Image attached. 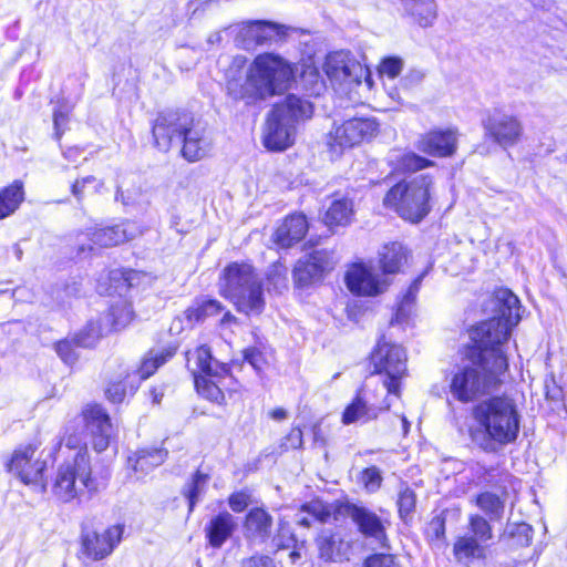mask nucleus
<instances>
[{
  "label": "nucleus",
  "mask_w": 567,
  "mask_h": 567,
  "mask_svg": "<svg viewBox=\"0 0 567 567\" xmlns=\"http://www.w3.org/2000/svg\"><path fill=\"white\" fill-rule=\"evenodd\" d=\"M296 71L293 63L275 53L258 54L248 66L244 56H236L226 71V92L234 101L255 105L289 90Z\"/></svg>",
  "instance_id": "1"
},
{
  "label": "nucleus",
  "mask_w": 567,
  "mask_h": 567,
  "mask_svg": "<svg viewBox=\"0 0 567 567\" xmlns=\"http://www.w3.org/2000/svg\"><path fill=\"white\" fill-rule=\"evenodd\" d=\"M466 358L468 363L456 367L446 378L451 395L462 403L497 391L508 368L504 350L487 342L472 341Z\"/></svg>",
  "instance_id": "2"
},
{
  "label": "nucleus",
  "mask_w": 567,
  "mask_h": 567,
  "mask_svg": "<svg viewBox=\"0 0 567 567\" xmlns=\"http://www.w3.org/2000/svg\"><path fill=\"white\" fill-rule=\"evenodd\" d=\"M475 422L470 427L472 442L484 452L514 443L520 429V414L514 399L502 395L477 403L472 410Z\"/></svg>",
  "instance_id": "3"
},
{
  "label": "nucleus",
  "mask_w": 567,
  "mask_h": 567,
  "mask_svg": "<svg viewBox=\"0 0 567 567\" xmlns=\"http://www.w3.org/2000/svg\"><path fill=\"white\" fill-rule=\"evenodd\" d=\"M153 136L163 152H167L173 142L183 141L182 155L188 162L200 161L212 151V138L206 127L187 114H161L153 125Z\"/></svg>",
  "instance_id": "4"
},
{
  "label": "nucleus",
  "mask_w": 567,
  "mask_h": 567,
  "mask_svg": "<svg viewBox=\"0 0 567 567\" xmlns=\"http://www.w3.org/2000/svg\"><path fill=\"white\" fill-rule=\"evenodd\" d=\"M219 292L246 315H259L265 308L262 278L249 262L228 264L219 275Z\"/></svg>",
  "instance_id": "5"
},
{
  "label": "nucleus",
  "mask_w": 567,
  "mask_h": 567,
  "mask_svg": "<svg viewBox=\"0 0 567 567\" xmlns=\"http://www.w3.org/2000/svg\"><path fill=\"white\" fill-rule=\"evenodd\" d=\"M313 113L312 104L302 97L289 95L269 113L262 134L264 146L269 151H285L295 143L296 126Z\"/></svg>",
  "instance_id": "6"
},
{
  "label": "nucleus",
  "mask_w": 567,
  "mask_h": 567,
  "mask_svg": "<svg viewBox=\"0 0 567 567\" xmlns=\"http://www.w3.org/2000/svg\"><path fill=\"white\" fill-rule=\"evenodd\" d=\"M433 189V176L420 174L391 187L383 198V205L393 209L402 219L417 224L431 210Z\"/></svg>",
  "instance_id": "7"
},
{
  "label": "nucleus",
  "mask_w": 567,
  "mask_h": 567,
  "mask_svg": "<svg viewBox=\"0 0 567 567\" xmlns=\"http://www.w3.org/2000/svg\"><path fill=\"white\" fill-rule=\"evenodd\" d=\"M489 307L494 316L472 329L470 337L474 342H487L493 347L503 349L512 329L520 320L519 300L509 289L499 288L494 291L489 300Z\"/></svg>",
  "instance_id": "8"
},
{
  "label": "nucleus",
  "mask_w": 567,
  "mask_h": 567,
  "mask_svg": "<svg viewBox=\"0 0 567 567\" xmlns=\"http://www.w3.org/2000/svg\"><path fill=\"white\" fill-rule=\"evenodd\" d=\"M371 363L374 373L382 377V391L400 396L401 381L406 374L405 350L382 339L371 354Z\"/></svg>",
  "instance_id": "9"
},
{
  "label": "nucleus",
  "mask_w": 567,
  "mask_h": 567,
  "mask_svg": "<svg viewBox=\"0 0 567 567\" xmlns=\"http://www.w3.org/2000/svg\"><path fill=\"white\" fill-rule=\"evenodd\" d=\"M84 487L95 489L89 455L86 451H79L72 463L59 467L52 491L60 501L66 503L74 499Z\"/></svg>",
  "instance_id": "10"
},
{
  "label": "nucleus",
  "mask_w": 567,
  "mask_h": 567,
  "mask_svg": "<svg viewBox=\"0 0 567 567\" xmlns=\"http://www.w3.org/2000/svg\"><path fill=\"white\" fill-rule=\"evenodd\" d=\"M348 290L358 297L374 298L388 291L392 280L380 274L373 260L351 264L344 275Z\"/></svg>",
  "instance_id": "11"
},
{
  "label": "nucleus",
  "mask_w": 567,
  "mask_h": 567,
  "mask_svg": "<svg viewBox=\"0 0 567 567\" xmlns=\"http://www.w3.org/2000/svg\"><path fill=\"white\" fill-rule=\"evenodd\" d=\"M374 118L354 117L334 126L327 135V146L332 156H339L346 148H351L363 141L372 138L378 132Z\"/></svg>",
  "instance_id": "12"
},
{
  "label": "nucleus",
  "mask_w": 567,
  "mask_h": 567,
  "mask_svg": "<svg viewBox=\"0 0 567 567\" xmlns=\"http://www.w3.org/2000/svg\"><path fill=\"white\" fill-rule=\"evenodd\" d=\"M39 445L30 443L14 451L8 464V471L25 485L42 484L47 462L37 456Z\"/></svg>",
  "instance_id": "13"
},
{
  "label": "nucleus",
  "mask_w": 567,
  "mask_h": 567,
  "mask_svg": "<svg viewBox=\"0 0 567 567\" xmlns=\"http://www.w3.org/2000/svg\"><path fill=\"white\" fill-rule=\"evenodd\" d=\"M483 127L486 136L503 148L516 145L524 133L522 121L516 115L499 110L487 115L483 121Z\"/></svg>",
  "instance_id": "14"
},
{
  "label": "nucleus",
  "mask_w": 567,
  "mask_h": 567,
  "mask_svg": "<svg viewBox=\"0 0 567 567\" xmlns=\"http://www.w3.org/2000/svg\"><path fill=\"white\" fill-rule=\"evenodd\" d=\"M323 70L336 83H360L365 76L370 84L369 71L349 51H334L327 55Z\"/></svg>",
  "instance_id": "15"
},
{
  "label": "nucleus",
  "mask_w": 567,
  "mask_h": 567,
  "mask_svg": "<svg viewBox=\"0 0 567 567\" xmlns=\"http://www.w3.org/2000/svg\"><path fill=\"white\" fill-rule=\"evenodd\" d=\"M391 402L384 398L381 403L377 402L375 395L368 389V385L357 392L355 398L348 404L342 413V423H368L375 420L380 413L388 411Z\"/></svg>",
  "instance_id": "16"
},
{
  "label": "nucleus",
  "mask_w": 567,
  "mask_h": 567,
  "mask_svg": "<svg viewBox=\"0 0 567 567\" xmlns=\"http://www.w3.org/2000/svg\"><path fill=\"white\" fill-rule=\"evenodd\" d=\"M336 509L339 514L350 517L362 535L373 538L383 547L386 546V519L364 506L352 503L340 504Z\"/></svg>",
  "instance_id": "17"
},
{
  "label": "nucleus",
  "mask_w": 567,
  "mask_h": 567,
  "mask_svg": "<svg viewBox=\"0 0 567 567\" xmlns=\"http://www.w3.org/2000/svg\"><path fill=\"white\" fill-rule=\"evenodd\" d=\"M338 261L333 250H312L296 264L295 280L300 286H307L333 270Z\"/></svg>",
  "instance_id": "18"
},
{
  "label": "nucleus",
  "mask_w": 567,
  "mask_h": 567,
  "mask_svg": "<svg viewBox=\"0 0 567 567\" xmlns=\"http://www.w3.org/2000/svg\"><path fill=\"white\" fill-rule=\"evenodd\" d=\"M458 136L455 127L434 128L420 135L415 147L429 156L451 157L456 153Z\"/></svg>",
  "instance_id": "19"
},
{
  "label": "nucleus",
  "mask_w": 567,
  "mask_h": 567,
  "mask_svg": "<svg viewBox=\"0 0 567 567\" xmlns=\"http://www.w3.org/2000/svg\"><path fill=\"white\" fill-rule=\"evenodd\" d=\"M82 419L92 437L94 450L96 452L105 451L113 435V426L109 414L101 405L89 404L82 411Z\"/></svg>",
  "instance_id": "20"
},
{
  "label": "nucleus",
  "mask_w": 567,
  "mask_h": 567,
  "mask_svg": "<svg viewBox=\"0 0 567 567\" xmlns=\"http://www.w3.org/2000/svg\"><path fill=\"white\" fill-rule=\"evenodd\" d=\"M123 534L122 525H113L102 533L95 530L84 532L82 535V547L84 554L94 559H103L109 556L121 542Z\"/></svg>",
  "instance_id": "21"
},
{
  "label": "nucleus",
  "mask_w": 567,
  "mask_h": 567,
  "mask_svg": "<svg viewBox=\"0 0 567 567\" xmlns=\"http://www.w3.org/2000/svg\"><path fill=\"white\" fill-rule=\"evenodd\" d=\"M284 34V27L268 21L244 22L236 41L246 50L277 40Z\"/></svg>",
  "instance_id": "22"
},
{
  "label": "nucleus",
  "mask_w": 567,
  "mask_h": 567,
  "mask_svg": "<svg viewBox=\"0 0 567 567\" xmlns=\"http://www.w3.org/2000/svg\"><path fill=\"white\" fill-rule=\"evenodd\" d=\"M187 357V369L196 375H209L210 378H226L229 370L226 364L218 362L212 357L210 349L206 346H200L194 351H189Z\"/></svg>",
  "instance_id": "23"
},
{
  "label": "nucleus",
  "mask_w": 567,
  "mask_h": 567,
  "mask_svg": "<svg viewBox=\"0 0 567 567\" xmlns=\"http://www.w3.org/2000/svg\"><path fill=\"white\" fill-rule=\"evenodd\" d=\"M308 231V221L302 214L287 216L275 229L272 241L279 248H290L301 243Z\"/></svg>",
  "instance_id": "24"
},
{
  "label": "nucleus",
  "mask_w": 567,
  "mask_h": 567,
  "mask_svg": "<svg viewBox=\"0 0 567 567\" xmlns=\"http://www.w3.org/2000/svg\"><path fill=\"white\" fill-rule=\"evenodd\" d=\"M138 234L135 223L123 220L114 225L96 226L90 234L94 244L100 246L124 245Z\"/></svg>",
  "instance_id": "25"
},
{
  "label": "nucleus",
  "mask_w": 567,
  "mask_h": 567,
  "mask_svg": "<svg viewBox=\"0 0 567 567\" xmlns=\"http://www.w3.org/2000/svg\"><path fill=\"white\" fill-rule=\"evenodd\" d=\"M319 557L326 561L341 560L348 553L349 544L341 534L331 529L322 530L316 538Z\"/></svg>",
  "instance_id": "26"
},
{
  "label": "nucleus",
  "mask_w": 567,
  "mask_h": 567,
  "mask_svg": "<svg viewBox=\"0 0 567 567\" xmlns=\"http://www.w3.org/2000/svg\"><path fill=\"white\" fill-rule=\"evenodd\" d=\"M236 522L228 512L219 513L207 524L205 532L210 546L219 548L233 535Z\"/></svg>",
  "instance_id": "27"
},
{
  "label": "nucleus",
  "mask_w": 567,
  "mask_h": 567,
  "mask_svg": "<svg viewBox=\"0 0 567 567\" xmlns=\"http://www.w3.org/2000/svg\"><path fill=\"white\" fill-rule=\"evenodd\" d=\"M409 262L406 250H384L374 261L382 277L393 281V276L402 272Z\"/></svg>",
  "instance_id": "28"
},
{
  "label": "nucleus",
  "mask_w": 567,
  "mask_h": 567,
  "mask_svg": "<svg viewBox=\"0 0 567 567\" xmlns=\"http://www.w3.org/2000/svg\"><path fill=\"white\" fill-rule=\"evenodd\" d=\"M404 11L421 27H430L436 19L434 0H401Z\"/></svg>",
  "instance_id": "29"
},
{
  "label": "nucleus",
  "mask_w": 567,
  "mask_h": 567,
  "mask_svg": "<svg viewBox=\"0 0 567 567\" xmlns=\"http://www.w3.org/2000/svg\"><path fill=\"white\" fill-rule=\"evenodd\" d=\"M24 200V188L21 181H13L0 188V219L13 215Z\"/></svg>",
  "instance_id": "30"
},
{
  "label": "nucleus",
  "mask_w": 567,
  "mask_h": 567,
  "mask_svg": "<svg viewBox=\"0 0 567 567\" xmlns=\"http://www.w3.org/2000/svg\"><path fill=\"white\" fill-rule=\"evenodd\" d=\"M137 277L135 270H120L115 269L109 272L110 285L99 284L97 290L101 295H118L124 296L131 287H133L134 280Z\"/></svg>",
  "instance_id": "31"
},
{
  "label": "nucleus",
  "mask_w": 567,
  "mask_h": 567,
  "mask_svg": "<svg viewBox=\"0 0 567 567\" xmlns=\"http://www.w3.org/2000/svg\"><path fill=\"white\" fill-rule=\"evenodd\" d=\"M272 525L271 516L262 508H252L247 514L245 530L250 538L266 539L270 535Z\"/></svg>",
  "instance_id": "32"
},
{
  "label": "nucleus",
  "mask_w": 567,
  "mask_h": 567,
  "mask_svg": "<svg viewBox=\"0 0 567 567\" xmlns=\"http://www.w3.org/2000/svg\"><path fill=\"white\" fill-rule=\"evenodd\" d=\"M175 348H165L162 350H151L141 362L138 369L132 374L135 375L137 383L150 378L155 371L163 365L169 358L175 354Z\"/></svg>",
  "instance_id": "33"
},
{
  "label": "nucleus",
  "mask_w": 567,
  "mask_h": 567,
  "mask_svg": "<svg viewBox=\"0 0 567 567\" xmlns=\"http://www.w3.org/2000/svg\"><path fill=\"white\" fill-rule=\"evenodd\" d=\"M353 216V203L347 197L336 198L326 212L323 221L327 226L348 225Z\"/></svg>",
  "instance_id": "34"
},
{
  "label": "nucleus",
  "mask_w": 567,
  "mask_h": 567,
  "mask_svg": "<svg viewBox=\"0 0 567 567\" xmlns=\"http://www.w3.org/2000/svg\"><path fill=\"white\" fill-rule=\"evenodd\" d=\"M167 452L162 449L142 450L128 457V464L135 472L147 473L164 463Z\"/></svg>",
  "instance_id": "35"
},
{
  "label": "nucleus",
  "mask_w": 567,
  "mask_h": 567,
  "mask_svg": "<svg viewBox=\"0 0 567 567\" xmlns=\"http://www.w3.org/2000/svg\"><path fill=\"white\" fill-rule=\"evenodd\" d=\"M334 512L332 505L323 503L320 499H313L301 507L299 514H297V523L305 527H310L311 519L308 516H303V513L310 515L313 519L326 523L330 519Z\"/></svg>",
  "instance_id": "36"
},
{
  "label": "nucleus",
  "mask_w": 567,
  "mask_h": 567,
  "mask_svg": "<svg viewBox=\"0 0 567 567\" xmlns=\"http://www.w3.org/2000/svg\"><path fill=\"white\" fill-rule=\"evenodd\" d=\"M224 379L225 378H210L209 375H196V379H194L195 388L205 399L221 404L225 401V395L221 390Z\"/></svg>",
  "instance_id": "37"
},
{
  "label": "nucleus",
  "mask_w": 567,
  "mask_h": 567,
  "mask_svg": "<svg viewBox=\"0 0 567 567\" xmlns=\"http://www.w3.org/2000/svg\"><path fill=\"white\" fill-rule=\"evenodd\" d=\"M394 169L400 172H416L434 165V162L414 152H403L391 158Z\"/></svg>",
  "instance_id": "38"
},
{
  "label": "nucleus",
  "mask_w": 567,
  "mask_h": 567,
  "mask_svg": "<svg viewBox=\"0 0 567 567\" xmlns=\"http://www.w3.org/2000/svg\"><path fill=\"white\" fill-rule=\"evenodd\" d=\"M485 546L472 536H462L454 544V555L457 560L464 558H483L485 556Z\"/></svg>",
  "instance_id": "39"
},
{
  "label": "nucleus",
  "mask_w": 567,
  "mask_h": 567,
  "mask_svg": "<svg viewBox=\"0 0 567 567\" xmlns=\"http://www.w3.org/2000/svg\"><path fill=\"white\" fill-rule=\"evenodd\" d=\"M476 505L491 520L502 519L505 505L497 495L489 492L482 493L476 497Z\"/></svg>",
  "instance_id": "40"
},
{
  "label": "nucleus",
  "mask_w": 567,
  "mask_h": 567,
  "mask_svg": "<svg viewBox=\"0 0 567 567\" xmlns=\"http://www.w3.org/2000/svg\"><path fill=\"white\" fill-rule=\"evenodd\" d=\"M209 476L207 474L197 471L192 482L185 488V496L188 499L189 512H193L195 505L200 501L203 494L206 491Z\"/></svg>",
  "instance_id": "41"
},
{
  "label": "nucleus",
  "mask_w": 567,
  "mask_h": 567,
  "mask_svg": "<svg viewBox=\"0 0 567 567\" xmlns=\"http://www.w3.org/2000/svg\"><path fill=\"white\" fill-rule=\"evenodd\" d=\"M468 523L470 530L472 533L471 536L487 547L488 542L493 539V529L488 520L483 516L475 514L470 516Z\"/></svg>",
  "instance_id": "42"
},
{
  "label": "nucleus",
  "mask_w": 567,
  "mask_h": 567,
  "mask_svg": "<svg viewBox=\"0 0 567 567\" xmlns=\"http://www.w3.org/2000/svg\"><path fill=\"white\" fill-rule=\"evenodd\" d=\"M138 386V383L135 380V375L127 374L124 381L112 382L106 389V396L113 403H121L126 394L127 388H130V392L133 393Z\"/></svg>",
  "instance_id": "43"
},
{
  "label": "nucleus",
  "mask_w": 567,
  "mask_h": 567,
  "mask_svg": "<svg viewBox=\"0 0 567 567\" xmlns=\"http://www.w3.org/2000/svg\"><path fill=\"white\" fill-rule=\"evenodd\" d=\"M110 316L112 318V326L114 330L125 328L134 317L131 303L125 300L117 302L111 307Z\"/></svg>",
  "instance_id": "44"
},
{
  "label": "nucleus",
  "mask_w": 567,
  "mask_h": 567,
  "mask_svg": "<svg viewBox=\"0 0 567 567\" xmlns=\"http://www.w3.org/2000/svg\"><path fill=\"white\" fill-rule=\"evenodd\" d=\"M431 265L426 267L424 271H422L410 285L406 292L403 295L402 300L398 308V316H403L408 311V308L414 303L417 292L420 290L423 278L426 276L429 270L431 269Z\"/></svg>",
  "instance_id": "45"
},
{
  "label": "nucleus",
  "mask_w": 567,
  "mask_h": 567,
  "mask_svg": "<svg viewBox=\"0 0 567 567\" xmlns=\"http://www.w3.org/2000/svg\"><path fill=\"white\" fill-rule=\"evenodd\" d=\"M102 334L103 329L101 324L97 322H90L87 327L76 336V346L82 348H91L95 346Z\"/></svg>",
  "instance_id": "46"
},
{
  "label": "nucleus",
  "mask_w": 567,
  "mask_h": 567,
  "mask_svg": "<svg viewBox=\"0 0 567 567\" xmlns=\"http://www.w3.org/2000/svg\"><path fill=\"white\" fill-rule=\"evenodd\" d=\"M403 69V61L400 58L389 56L382 60L379 65V75L384 81L395 80Z\"/></svg>",
  "instance_id": "47"
},
{
  "label": "nucleus",
  "mask_w": 567,
  "mask_h": 567,
  "mask_svg": "<svg viewBox=\"0 0 567 567\" xmlns=\"http://www.w3.org/2000/svg\"><path fill=\"white\" fill-rule=\"evenodd\" d=\"M507 532L520 546H528L533 539V528L526 523L508 525Z\"/></svg>",
  "instance_id": "48"
},
{
  "label": "nucleus",
  "mask_w": 567,
  "mask_h": 567,
  "mask_svg": "<svg viewBox=\"0 0 567 567\" xmlns=\"http://www.w3.org/2000/svg\"><path fill=\"white\" fill-rule=\"evenodd\" d=\"M361 481L370 492L379 489L382 483V475L377 466L365 468L361 474Z\"/></svg>",
  "instance_id": "49"
},
{
  "label": "nucleus",
  "mask_w": 567,
  "mask_h": 567,
  "mask_svg": "<svg viewBox=\"0 0 567 567\" xmlns=\"http://www.w3.org/2000/svg\"><path fill=\"white\" fill-rule=\"evenodd\" d=\"M75 339L73 341L70 340H61L55 343V351L58 355L66 363L73 364L76 361V353L74 348Z\"/></svg>",
  "instance_id": "50"
},
{
  "label": "nucleus",
  "mask_w": 567,
  "mask_h": 567,
  "mask_svg": "<svg viewBox=\"0 0 567 567\" xmlns=\"http://www.w3.org/2000/svg\"><path fill=\"white\" fill-rule=\"evenodd\" d=\"M92 185L94 190L95 192H99L100 188L103 186V183L102 182H99L96 181V178L94 176H86V177H83L81 179H76L74 182V184L72 185V194L76 197V198H81L84 193H85V189Z\"/></svg>",
  "instance_id": "51"
},
{
  "label": "nucleus",
  "mask_w": 567,
  "mask_h": 567,
  "mask_svg": "<svg viewBox=\"0 0 567 567\" xmlns=\"http://www.w3.org/2000/svg\"><path fill=\"white\" fill-rule=\"evenodd\" d=\"M142 192L140 188L123 190L122 187H117L115 199L121 202L124 206H135L140 204Z\"/></svg>",
  "instance_id": "52"
},
{
  "label": "nucleus",
  "mask_w": 567,
  "mask_h": 567,
  "mask_svg": "<svg viewBox=\"0 0 567 567\" xmlns=\"http://www.w3.org/2000/svg\"><path fill=\"white\" fill-rule=\"evenodd\" d=\"M71 109L72 107L69 105H60L54 111L53 123H54L56 138H60L64 131V126L68 122V116H69V113L71 112Z\"/></svg>",
  "instance_id": "53"
},
{
  "label": "nucleus",
  "mask_w": 567,
  "mask_h": 567,
  "mask_svg": "<svg viewBox=\"0 0 567 567\" xmlns=\"http://www.w3.org/2000/svg\"><path fill=\"white\" fill-rule=\"evenodd\" d=\"M398 505L401 515L410 514L415 506L414 493L409 488L402 491L398 499Z\"/></svg>",
  "instance_id": "54"
},
{
  "label": "nucleus",
  "mask_w": 567,
  "mask_h": 567,
  "mask_svg": "<svg viewBox=\"0 0 567 567\" xmlns=\"http://www.w3.org/2000/svg\"><path fill=\"white\" fill-rule=\"evenodd\" d=\"M365 567H399L392 555L375 554L367 558Z\"/></svg>",
  "instance_id": "55"
},
{
  "label": "nucleus",
  "mask_w": 567,
  "mask_h": 567,
  "mask_svg": "<svg viewBox=\"0 0 567 567\" xmlns=\"http://www.w3.org/2000/svg\"><path fill=\"white\" fill-rule=\"evenodd\" d=\"M249 504V496L244 492L235 493L229 497V506L236 512H243Z\"/></svg>",
  "instance_id": "56"
},
{
  "label": "nucleus",
  "mask_w": 567,
  "mask_h": 567,
  "mask_svg": "<svg viewBox=\"0 0 567 567\" xmlns=\"http://www.w3.org/2000/svg\"><path fill=\"white\" fill-rule=\"evenodd\" d=\"M302 445V432L300 429H292L284 439L282 446L288 449H298Z\"/></svg>",
  "instance_id": "57"
},
{
  "label": "nucleus",
  "mask_w": 567,
  "mask_h": 567,
  "mask_svg": "<svg viewBox=\"0 0 567 567\" xmlns=\"http://www.w3.org/2000/svg\"><path fill=\"white\" fill-rule=\"evenodd\" d=\"M244 358L255 370L259 371L262 369L264 359L260 351H258L257 349H246L244 351Z\"/></svg>",
  "instance_id": "58"
},
{
  "label": "nucleus",
  "mask_w": 567,
  "mask_h": 567,
  "mask_svg": "<svg viewBox=\"0 0 567 567\" xmlns=\"http://www.w3.org/2000/svg\"><path fill=\"white\" fill-rule=\"evenodd\" d=\"M243 567H275L268 556H252L243 563Z\"/></svg>",
  "instance_id": "59"
},
{
  "label": "nucleus",
  "mask_w": 567,
  "mask_h": 567,
  "mask_svg": "<svg viewBox=\"0 0 567 567\" xmlns=\"http://www.w3.org/2000/svg\"><path fill=\"white\" fill-rule=\"evenodd\" d=\"M185 316L189 323L199 322L207 318L206 315H204L202 305H198L196 307H190L185 311Z\"/></svg>",
  "instance_id": "60"
},
{
  "label": "nucleus",
  "mask_w": 567,
  "mask_h": 567,
  "mask_svg": "<svg viewBox=\"0 0 567 567\" xmlns=\"http://www.w3.org/2000/svg\"><path fill=\"white\" fill-rule=\"evenodd\" d=\"M200 305H202L204 315H206L207 317L215 316V315L219 313L223 309L220 302L217 300H206V301H203Z\"/></svg>",
  "instance_id": "61"
},
{
  "label": "nucleus",
  "mask_w": 567,
  "mask_h": 567,
  "mask_svg": "<svg viewBox=\"0 0 567 567\" xmlns=\"http://www.w3.org/2000/svg\"><path fill=\"white\" fill-rule=\"evenodd\" d=\"M65 446L69 449H78L81 445V439L76 435H69L63 439Z\"/></svg>",
  "instance_id": "62"
},
{
  "label": "nucleus",
  "mask_w": 567,
  "mask_h": 567,
  "mask_svg": "<svg viewBox=\"0 0 567 567\" xmlns=\"http://www.w3.org/2000/svg\"><path fill=\"white\" fill-rule=\"evenodd\" d=\"M270 416L276 421H282L287 417V411L282 408H277L270 412Z\"/></svg>",
  "instance_id": "63"
},
{
  "label": "nucleus",
  "mask_w": 567,
  "mask_h": 567,
  "mask_svg": "<svg viewBox=\"0 0 567 567\" xmlns=\"http://www.w3.org/2000/svg\"><path fill=\"white\" fill-rule=\"evenodd\" d=\"M81 150L78 147H71L64 152V156L66 159L75 162L76 157L81 155Z\"/></svg>",
  "instance_id": "64"
}]
</instances>
